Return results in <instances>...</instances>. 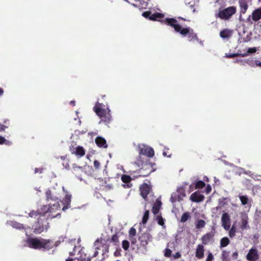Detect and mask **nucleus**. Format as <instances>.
Here are the masks:
<instances>
[{"instance_id":"1","label":"nucleus","mask_w":261,"mask_h":261,"mask_svg":"<svg viewBox=\"0 0 261 261\" xmlns=\"http://www.w3.org/2000/svg\"><path fill=\"white\" fill-rule=\"evenodd\" d=\"M150 20L158 21L162 23L166 24L173 28L176 33H179L180 35L183 37H188V40L192 41L198 39L196 33H195L192 28L190 27L182 28V25L178 23V20H186V19L181 17H177V19L174 18H166L163 13L159 12H155L151 15L150 18Z\"/></svg>"},{"instance_id":"48","label":"nucleus","mask_w":261,"mask_h":261,"mask_svg":"<svg viewBox=\"0 0 261 261\" xmlns=\"http://www.w3.org/2000/svg\"><path fill=\"white\" fill-rule=\"evenodd\" d=\"M163 154L165 156L171 157V153L169 152V149L168 148L166 150V149L164 150Z\"/></svg>"},{"instance_id":"23","label":"nucleus","mask_w":261,"mask_h":261,"mask_svg":"<svg viewBox=\"0 0 261 261\" xmlns=\"http://www.w3.org/2000/svg\"><path fill=\"white\" fill-rule=\"evenodd\" d=\"M98 254V251L95 250L92 256H87L85 253H81L79 260L80 261H91L92 258L96 257Z\"/></svg>"},{"instance_id":"57","label":"nucleus","mask_w":261,"mask_h":261,"mask_svg":"<svg viewBox=\"0 0 261 261\" xmlns=\"http://www.w3.org/2000/svg\"><path fill=\"white\" fill-rule=\"evenodd\" d=\"M130 240L132 244H135L136 242V240L135 238H130Z\"/></svg>"},{"instance_id":"29","label":"nucleus","mask_w":261,"mask_h":261,"mask_svg":"<svg viewBox=\"0 0 261 261\" xmlns=\"http://www.w3.org/2000/svg\"><path fill=\"white\" fill-rule=\"evenodd\" d=\"M161 206V201H157L153 206L152 209V212L153 213V214L156 215L157 214L160 209Z\"/></svg>"},{"instance_id":"35","label":"nucleus","mask_w":261,"mask_h":261,"mask_svg":"<svg viewBox=\"0 0 261 261\" xmlns=\"http://www.w3.org/2000/svg\"><path fill=\"white\" fill-rule=\"evenodd\" d=\"M240 200L243 205H246L248 201V198L246 196L241 195L239 196Z\"/></svg>"},{"instance_id":"62","label":"nucleus","mask_w":261,"mask_h":261,"mask_svg":"<svg viewBox=\"0 0 261 261\" xmlns=\"http://www.w3.org/2000/svg\"><path fill=\"white\" fill-rule=\"evenodd\" d=\"M106 187L108 188V189H110L112 188V185H108L106 186Z\"/></svg>"},{"instance_id":"52","label":"nucleus","mask_w":261,"mask_h":261,"mask_svg":"<svg viewBox=\"0 0 261 261\" xmlns=\"http://www.w3.org/2000/svg\"><path fill=\"white\" fill-rule=\"evenodd\" d=\"M6 142L5 138L0 136V144H4Z\"/></svg>"},{"instance_id":"39","label":"nucleus","mask_w":261,"mask_h":261,"mask_svg":"<svg viewBox=\"0 0 261 261\" xmlns=\"http://www.w3.org/2000/svg\"><path fill=\"white\" fill-rule=\"evenodd\" d=\"M156 220L158 221V223L160 225L163 226L164 225V220L161 215L157 216Z\"/></svg>"},{"instance_id":"14","label":"nucleus","mask_w":261,"mask_h":261,"mask_svg":"<svg viewBox=\"0 0 261 261\" xmlns=\"http://www.w3.org/2000/svg\"><path fill=\"white\" fill-rule=\"evenodd\" d=\"M151 190L150 187L146 183L142 184L140 187V194L144 199L146 200L147 196L150 193Z\"/></svg>"},{"instance_id":"36","label":"nucleus","mask_w":261,"mask_h":261,"mask_svg":"<svg viewBox=\"0 0 261 261\" xmlns=\"http://www.w3.org/2000/svg\"><path fill=\"white\" fill-rule=\"evenodd\" d=\"M256 51V48L255 47H252V48H249L247 50V53L246 54H240V55L242 57H246L249 54H253L255 53Z\"/></svg>"},{"instance_id":"20","label":"nucleus","mask_w":261,"mask_h":261,"mask_svg":"<svg viewBox=\"0 0 261 261\" xmlns=\"http://www.w3.org/2000/svg\"><path fill=\"white\" fill-rule=\"evenodd\" d=\"M121 179L123 182L125 184V185H123L124 188H129L132 187V184L130 183L132 178L129 175L123 174L121 177Z\"/></svg>"},{"instance_id":"19","label":"nucleus","mask_w":261,"mask_h":261,"mask_svg":"<svg viewBox=\"0 0 261 261\" xmlns=\"http://www.w3.org/2000/svg\"><path fill=\"white\" fill-rule=\"evenodd\" d=\"M214 237V232H207L204 235H203L201 240L202 241L203 245H206L210 242V241L213 239Z\"/></svg>"},{"instance_id":"51","label":"nucleus","mask_w":261,"mask_h":261,"mask_svg":"<svg viewBox=\"0 0 261 261\" xmlns=\"http://www.w3.org/2000/svg\"><path fill=\"white\" fill-rule=\"evenodd\" d=\"M238 56H239V55L238 54H231L229 55H226V57L228 58H232L237 57Z\"/></svg>"},{"instance_id":"21","label":"nucleus","mask_w":261,"mask_h":261,"mask_svg":"<svg viewBox=\"0 0 261 261\" xmlns=\"http://www.w3.org/2000/svg\"><path fill=\"white\" fill-rule=\"evenodd\" d=\"M95 141L97 146L99 147H102L104 148H107L108 147L106 139L101 137H97L95 138Z\"/></svg>"},{"instance_id":"10","label":"nucleus","mask_w":261,"mask_h":261,"mask_svg":"<svg viewBox=\"0 0 261 261\" xmlns=\"http://www.w3.org/2000/svg\"><path fill=\"white\" fill-rule=\"evenodd\" d=\"M251 19L255 22H256L261 19V7L253 11L251 15H249L247 18V21L250 22L251 23H252V22L250 21Z\"/></svg>"},{"instance_id":"24","label":"nucleus","mask_w":261,"mask_h":261,"mask_svg":"<svg viewBox=\"0 0 261 261\" xmlns=\"http://www.w3.org/2000/svg\"><path fill=\"white\" fill-rule=\"evenodd\" d=\"M232 34V31L229 29H226L222 30L220 33V36L223 39H228Z\"/></svg>"},{"instance_id":"61","label":"nucleus","mask_w":261,"mask_h":261,"mask_svg":"<svg viewBox=\"0 0 261 261\" xmlns=\"http://www.w3.org/2000/svg\"><path fill=\"white\" fill-rule=\"evenodd\" d=\"M256 66H259V67H261V62H259L258 63H256Z\"/></svg>"},{"instance_id":"49","label":"nucleus","mask_w":261,"mask_h":261,"mask_svg":"<svg viewBox=\"0 0 261 261\" xmlns=\"http://www.w3.org/2000/svg\"><path fill=\"white\" fill-rule=\"evenodd\" d=\"M213 259H214V256L213 255V254L211 252H210L208 254L206 261H213Z\"/></svg>"},{"instance_id":"41","label":"nucleus","mask_w":261,"mask_h":261,"mask_svg":"<svg viewBox=\"0 0 261 261\" xmlns=\"http://www.w3.org/2000/svg\"><path fill=\"white\" fill-rule=\"evenodd\" d=\"M111 241L114 243L115 245L119 242V237L117 234L115 233L112 236Z\"/></svg>"},{"instance_id":"47","label":"nucleus","mask_w":261,"mask_h":261,"mask_svg":"<svg viewBox=\"0 0 261 261\" xmlns=\"http://www.w3.org/2000/svg\"><path fill=\"white\" fill-rule=\"evenodd\" d=\"M228 256V252L225 250H223L222 254V258L223 261L226 260Z\"/></svg>"},{"instance_id":"56","label":"nucleus","mask_w":261,"mask_h":261,"mask_svg":"<svg viewBox=\"0 0 261 261\" xmlns=\"http://www.w3.org/2000/svg\"><path fill=\"white\" fill-rule=\"evenodd\" d=\"M38 172L41 173L42 172V169L36 168L35 169V173H38Z\"/></svg>"},{"instance_id":"63","label":"nucleus","mask_w":261,"mask_h":261,"mask_svg":"<svg viewBox=\"0 0 261 261\" xmlns=\"http://www.w3.org/2000/svg\"><path fill=\"white\" fill-rule=\"evenodd\" d=\"M66 261H73L72 258H68Z\"/></svg>"},{"instance_id":"9","label":"nucleus","mask_w":261,"mask_h":261,"mask_svg":"<svg viewBox=\"0 0 261 261\" xmlns=\"http://www.w3.org/2000/svg\"><path fill=\"white\" fill-rule=\"evenodd\" d=\"M48 208L46 206L44 205L41 210H38L36 211H32L29 214V216L32 218H35L38 216L39 217H45V214L48 212Z\"/></svg>"},{"instance_id":"22","label":"nucleus","mask_w":261,"mask_h":261,"mask_svg":"<svg viewBox=\"0 0 261 261\" xmlns=\"http://www.w3.org/2000/svg\"><path fill=\"white\" fill-rule=\"evenodd\" d=\"M71 195L68 194H67L65 197V198L63 200V203L64 206L62 208L63 211H65L66 209L70 207L71 203Z\"/></svg>"},{"instance_id":"46","label":"nucleus","mask_w":261,"mask_h":261,"mask_svg":"<svg viewBox=\"0 0 261 261\" xmlns=\"http://www.w3.org/2000/svg\"><path fill=\"white\" fill-rule=\"evenodd\" d=\"M135 2H138L140 3L139 6L141 7H146L147 5V3L144 0H135Z\"/></svg>"},{"instance_id":"44","label":"nucleus","mask_w":261,"mask_h":261,"mask_svg":"<svg viewBox=\"0 0 261 261\" xmlns=\"http://www.w3.org/2000/svg\"><path fill=\"white\" fill-rule=\"evenodd\" d=\"M172 254V251L168 248H166L164 251V256L166 257H169L171 256Z\"/></svg>"},{"instance_id":"16","label":"nucleus","mask_w":261,"mask_h":261,"mask_svg":"<svg viewBox=\"0 0 261 261\" xmlns=\"http://www.w3.org/2000/svg\"><path fill=\"white\" fill-rule=\"evenodd\" d=\"M57 245L55 244L51 240L42 239L41 248L49 250Z\"/></svg>"},{"instance_id":"7","label":"nucleus","mask_w":261,"mask_h":261,"mask_svg":"<svg viewBox=\"0 0 261 261\" xmlns=\"http://www.w3.org/2000/svg\"><path fill=\"white\" fill-rule=\"evenodd\" d=\"M138 148L140 155H144L149 158H152L154 155V150L151 147L141 145L139 146Z\"/></svg>"},{"instance_id":"3","label":"nucleus","mask_w":261,"mask_h":261,"mask_svg":"<svg viewBox=\"0 0 261 261\" xmlns=\"http://www.w3.org/2000/svg\"><path fill=\"white\" fill-rule=\"evenodd\" d=\"M237 13V7L234 6H230L227 8L220 9L218 13L216 14L217 18H219L222 20H228L231 17Z\"/></svg>"},{"instance_id":"59","label":"nucleus","mask_w":261,"mask_h":261,"mask_svg":"<svg viewBox=\"0 0 261 261\" xmlns=\"http://www.w3.org/2000/svg\"><path fill=\"white\" fill-rule=\"evenodd\" d=\"M75 102L73 100H72L70 101V104L72 105L73 106H75Z\"/></svg>"},{"instance_id":"32","label":"nucleus","mask_w":261,"mask_h":261,"mask_svg":"<svg viewBox=\"0 0 261 261\" xmlns=\"http://www.w3.org/2000/svg\"><path fill=\"white\" fill-rule=\"evenodd\" d=\"M190 218V213L189 212H185L182 214L181 217L180 221L183 223L186 222Z\"/></svg>"},{"instance_id":"11","label":"nucleus","mask_w":261,"mask_h":261,"mask_svg":"<svg viewBox=\"0 0 261 261\" xmlns=\"http://www.w3.org/2000/svg\"><path fill=\"white\" fill-rule=\"evenodd\" d=\"M222 225L226 230H228L230 227V219L229 214L224 213L221 218Z\"/></svg>"},{"instance_id":"31","label":"nucleus","mask_w":261,"mask_h":261,"mask_svg":"<svg viewBox=\"0 0 261 261\" xmlns=\"http://www.w3.org/2000/svg\"><path fill=\"white\" fill-rule=\"evenodd\" d=\"M206 224L205 222L202 219L198 220L196 223V227L197 229L203 228Z\"/></svg>"},{"instance_id":"45","label":"nucleus","mask_w":261,"mask_h":261,"mask_svg":"<svg viewBox=\"0 0 261 261\" xmlns=\"http://www.w3.org/2000/svg\"><path fill=\"white\" fill-rule=\"evenodd\" d=\"M76 147L75 144H71L69 146V151L72 154H75V152H76Z\"/></svg>"},{"instance_id":"30","label":"nucleus","mask_w":261,"mask_h":261,"mask_svg":"<svg viewBox=\"0 0 261 261\" xmlns=\"http://www.w3.org/2000/svg\"><path fill=\"white\" fill-rule=\"evenodd\" d=\"M230 243L229 239L227 237H224L220 240V247H225L227 246Z\"/></svg>"},{"instance_id":"15","label":"nucleus","mask_w":261,"mask_h":261,"mask_svg":"<svg viewBox=\"0 0 261 261\" xmlns=\"http://www.w3.org/2000/svg\"><path fill=\"white\" fill-rule=\"evenodd\" d=\"M249 261H255L258 258V254L256 248H251L246 255Z\"/></svg>"},{"instance_id":"5","label":"nucleus","mask_w":261,"mask_h":261,"mask_svg":"<svg viewBox=\"0 0 261 261\" xmlns=\"http://www.w3.org/2000/svg\"><path fill=\"white\" fill-rule=\"evenodd\" d=\"M42 239L29 238L27 240L28 246L30 248L35 249H41Z\"/></svg>"},{"instance_id":"8","label":"nucleus","mask_w":261,"mask_h":261,"mask_svg":"<svg viewBox=\"0 0 261 261\" xmlns=\"http://www.w3.org/2000/svg\"><path fill=\"white\" fill-rule=\"evenodd\" d=\"M95 250L98 251L101 247L105 248V252L109 251V245L107 244V241L102 238L97 239L94 243Z\"/></svg>"},{"instance_id":"43","label":"nucleus","mask_w":261,"mask_h":261,"mask_svg":"<svg viewBox=\"0 0 261 261\" xmlns=\"http://www.w3.org/2000/svg\"><path fill=\"white\" fill-rule=\"evenodd\" d=\"M136 234V230L134 227H132L129 230V237L133 238Z\"/></svg>"},{"instance_id":"37","label":"nucleus","mask_w":261,"mask_h":261,"mask_svg":"<svg viewBox=\"0 0 261 261\" xmlns=\"http://www.w3.org/2000/svg\"><path fill=\"white\" fill-rule=\"evenodd\" d=\"M122 246L123 249L125 251L127 250L129 247V243L127 240H124L122 242Z\"/></svg>"},{"instance_id":"27","label":"nucleus","mask_w":261,"mask_h":261,"mask_svg":"<svg viewBox=\"0 0 261 261\" xmlns=\"http://www.w3.org/2000/svg\"><path fill=\"white\" fill-rule=\"evenodd\" d=\"M75 150V155L78 157L83 156L85 154V150L82 146H76Z\"/></svg>"},{"instance_id":"28","label":"nucleus","mask_w":261,"mask_h":261,"mask_svg":"<svg viewBox=\"0 0 261 261\" xmlns=\"http://www.w3.org/2000/svg\"><path fill=\"white\" fill-rule=\"evenodd\" d=\"M248 218L246 215H243L241 216V227L242 229H246L247 227Z\"/></svg>"},{"instance_id":"50","label":"nucleus","mask_w":261,"mask_h":261,"mask_svg":"<svg viewBox=\"0 0 261 261\" xmlns=\"http://www.w3.org/2000/svg\"><path fill=\"white\" fill-rule=\"evenodd\" d=\"M94 166L95 169H98L100 167V163L97 160L94 161Z\"/></svg>"},{"instance_id":"17","label":"nucleus","mask_w":261,"mask_h":261,"mask_svg":"<svg viewBox=\"0 0 261 261\" xmlns=\"http://www.w3.org/2000/svg\"><path fill=\"white\" fill-rule=\"evenodd\" d=\"M204 196L199 191H196L192 193L190 197V200L195 202H200L204 200Z\"/></svg>"},{"instance_id":"40","label":"nucleus","mask_w":261,"mask_h":261,"mask_svg":"<svg viewBox=\"0 0 261 261\" xmlns=\"http://www.w3.org/2000/svg\"><path fill=\"white\" fill-rule=\"evenodd\" d=\"M229 229V236L230 238H232L235 236L236 232V228L234 226H232Z\"/></svg>"},{"instance_id":"13","label":"nucleus","mask_w":261,"mask_h":261,"mask_svg":"<svg viewBox=\"0 0 261 261\" xmlns=\"http://www.w3.org/2000/svg\"><path fill=\"white\" fill-rule=\"evenodd\" d=\"M45 219V217L43 219L38 217V221L35 223L34 232L36 234H40L43 232L44 230L43 221Z\"/></svg>"},{"instance_id":"54","label":"nucleus","mask_w":261,"mask_h":261,"mask_svg":"<svg viewBox=\"0 0 261 261\" xmlns=\"http://www.w3.org/2000/svg\"><path fill=\"white\" fill-rule=\"evenodd\" d=\"M212 190V188L210 185H208L206 188V192L207 193H209Z\"/></svg>"},{"instance_id":"34","label":"nucleus","mask_w":261,"mask_h":261,"mask_svg":"<svg viewBox=\"0 0 261 261\" xmlns=\"http://www.w3.org/2000/svg\"><path fill=\"white\" fill-rule=\"evenodd\" d=\"M149 212L148 210H147L145 212L144 215L142 218V222L143 224H145L147 223V220L149 218Z\"/></svg>"},{"instance_id":"6","label":"nucleus","mask_w":261,"mask_h":261,"mask_svg":"<svg viewBox=\"0 0 261 261\" xmlns=\"http://www.w3.org/2000/svg\"><path fill=\"white\" fill-rule=\"evenodd\" d=\"M45 195L47 201H58L61 197L60 193L54 188L48 189L45 193Z\"/></svg>"},{"instance_id":"4","label":"nucleus","mask_w":261,"mask_h":261,"mask_svg":"<svg viewBox=\"0 0 261 261\" xmlns=\"http://www.w3.org/2000/svg\"><path fill=\"white\" fill-rule=\"evenodd\" d=\"M153 171V165L148 162L142 165L141 168L139 170L138 177H146Z\"/></svg>"},{"instance_id":"53","label":"nucleus","mask_w":261,"mask_h":261,"mask_svg":"<svg viewBox=\"0 0 261 261\" xmlns=\"http://www.w3.org/2000/svg\"><path fill=\"white\" fill-rule=\"evenodd\" d=\"M181 256V254L179 252H176L175 254L173 255V257L175 259L179 258Z\"/></svg>"},{"instance_id":"55","label":"nucleus","mask_w":261,"mask_h":261,"mask_svg":"<svg viewBox=\"0 0 261 261\" xmlns=\"http://www.w3.org/2000/svg\"><path fill=\"white\" fill-rule=\"evenodd\" d=\"M6 127L7 126L4 125L0 124V132L5 130Z\"/></svg>"},{"instance_id":"12","label":"nucleus","mask_w":261,"mask_h":261,"mask_svg":"<svg viewBox=\"0 0 261 261\" xmlns=\"http://www.w3.org/2000/svg\"><path fill=\"white\" fill-rule=\"evenodd\" d=\"M151 236L148 232L142 233L139 238V240L141 243V246L146 247L148 243L151 241Z\"/></svg>"},{"instance_id":"42","label":"nucleus","mask_w":261,"mask_h":261,"mask_svg":"<svg viewBox=\"0 0 261 261\" xmlns=\"http://www.w3.org/2000/svg\"><path fill=\"white\" fill-rule=\"evenodd\" d=\"M151 15H152V13L150 11H147L144 12L142 14V16L146 18H148L150 20V18L151 17Z\"/></svg>"},{"instance_id":"26","label":"nucleus","mask_w":261,"mask_h":261,"mask_svg":"<svg viewBox=\"0 0 261 261\" xmlns=\"http://www.w3.org/2000/svg\"><path fill=\"white\" fill-rule=\"evenodd\" d=\"M199 0H185V2L187 5L192 9V11L194 12L195 11L194 7L199 2Z\"/></svg>"},{"instance_id":"2","label":"nucleus","mask_w":261,"mask_h":261,"mask_svg":"<svg viewBox=\"0 0 261 261\" xmlns=\"http://www.w3.org/2000/svg\"><path fill=\"white\" fill-rule=\"evenodd\" d=\"M104 105L99 102H97L93 108V110L97 116L99 117L101 121L108 125L111 121L112 116L111 111L108 108H104Z\"/></svg>"},{"instance_id":"58","label":"nucleus","mask_w":261,"mask_h":261,"mask_svg":"<svg viewBox=\"0 0 261 261\" xmlns=\"http://www.w3.org/2000/svg\"><path fill=\"white\" fill-rule=\"evenodd\" d=\"M238 253H237V252H234V253H233V255H232V256H233V257L237 258V256H238Z\"/></svg>"},{"instance_id":"18","label":"nucleus","mask_w":261,"mask_h":261,"mask_svg":"<svg viewBox=\"0 0 261 261\" xmlns=\"http://www.w3.org/2000/svg\"><path fill=\"white\" fill-rule=\"evenodd\" d=\"M204 256V247L203 244H198L195 251V256L198 259H202Z\"/></svg>"},{"instance_id":"38","label":"nucleus","mask_w":261,"mask_h":261,"mask_svg":"<svg viewBox=\"0 0 261 261\" xmlns=\"http://www.w3.org/2000/svg\"><path fill=\"white\" fill-rule=\"evenodd\" d=\"M61 159H62L63 160V166L66 168V169H69V161L67 159H66V158L64 157V156H61Z\"/></svg>"},{"instance_id":"33","label":"nucleus","mask_w":261,"mask_h":261,"mask_svg":"<svg viewBox=\"0 0 261 261\" xmlns=\"http://www.w3.org/2000/svg\"><path fill=\"white\" fill-rule=\"evenodd\" d=\"M205 186V184L202 180H198L195 182V188L196 189H201L203 188Z\"/></svg>"},{"instance_id":"64","label":"nucleus","mask_w":261,"mask_h":261,"mask_svg":"<svg viewBox=\"0 0 261 261\" xmlns=\"http://www.w3.org/2000/svg\"><path fill=\"white\" fill-rule=\"evenodd\" d=\"M180 190H181V191H182V190H183V189H182V188H180V189H178V191H180Z\"/></svg>"},{"instance_id":"60","label":"nucleus","mask_w":261,"mask_h":261,"mask_svg":"<svg viewBox=\"0 0 261 261\" xmlns=\"http://www.w3.org/2000/svg\"><path fill=\"white\" fill-rule=\"evenodd\" d=\"M4 93V91L3 90L0 88V95H2Z\"/></svg>"},{"instance_id":"25","label":"nucleus","mask_w":261,"mask_h":261,"mask_svg":"<svg viewBox=\"0 0 261 261\" xmlns=\"http://www.w3.org/2000/svg\"><path fill=\"white\" fill-rule=\"evenodd\" d=\"M239 6L240 7L241 13L243 14L245 13L248 8V6L247 2L245 0L240 1Z\"/></svg>"}]
</instances>
